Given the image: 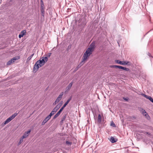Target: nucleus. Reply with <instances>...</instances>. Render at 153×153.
<instances>
[{"label":"nucleus","instance_id":"f257e3e1","mask_svg":"<svg viewBox=\"0 0 153 153\" xmlns=\"http://www.w3.org/2000/svg\"><path fill=\"white\" fill-rule=\"evenodd\" d=\"M95 48V44L92 42L87 49L83 55L88 58L89 56L92 53Z\"/></svg>","mask_w":153,"mask_h":153},{"label":"nucleus","instance_id":"f03ea898","mask_svg":"<svg viewBox=\"0 0 153 153\" xmlns=\"http://www.w3.org/2000/svg\"><path fill=\"white\" fill-rule=\"evenodd\" d=\"M88 59V58L83 55L81 62L77 66L75 69L74 71H77L78 69L81 66L83 65L85 63V62Z\"/></svg>","mask_w":153,"mask_h":153},{"label":"nucleus","instance_id":"7ed1b4c3","mask_svg":"<svg viewBox=\"0 0 153 153\" xmlns=\"http://www.w3.org/2000/svg\"><path fill=\"white\" fill-rule=\"evenodd\" d=\"M18 114L17 113H15L12 115L10 116L9 117L7 118L5 121L2 123V124L3 126H4L6 124H7L13 119Z\"/></svg>","mask_w":153,"mask_h":153},{"label":"nucleus","instance_id":"20e7f679","mask_svg":"<svg viewBox=\"0 0 153 153\" xmlns=\"http://www.w3.org/2000/svg\"><path fill=\"white\" fill-rule=\"evenodd\" d=\"M41 59H40L39 60L37 61L39 64L40 67H42L44 65L45 62H47L48 60L47 57H43L41 60Z\"/></svg>","mask_w":153,"mask_h":153},{"label":"nucleus","instance_id":"39448f33","mask_svg":"<svg viewBox=\"0 0 153 153\" xmlns=\"http://www.w3.org/2000/svg\"><path fill=\"white\" fill-rule=\"evenodd\" d=\"M110 67L112 68H118L119 69H120L124 70H125L126 71H130V69L127 68H126V67H123L121 66L117 65H113L110 66Z\"/></svg>","mask_w":153,"mask_h":153},{"label":"nucleus","instance_id":"423d86ee","mask_svg":"<svg viewBox=\"0 0 153 153\" xmlns=\"http://www.w3.org/2000/svg\"><path fill=\"white\" fill-rule=\"evenodd\" d=\"M41 11L42 15L44 16L45 14V7L43 2L42 0H41Z\"/></svg>","mask_w":153,"mask_h":153},{"label":"nucleus","instance_id":"0eeeda50","mask_svg":"<svg viewBox=\"0 0 153 153\" xmlns=\"http://www.w3.org/2000/svg\"><path fill=\"white\" fill-rule=\"evenodd\" d=\"M140 111L143 115L147 119H150V117L147 112L145 110L141 108H140Z\"/></svg>","mask_w":153,"mask_h":153},{"label":"nucleus","instance_id":"6e6552de","mask_svg":"<svg viewBox=\"0 0 153 153\" xmlns=\"http://www.w3.org/2000/svg\"><path fill=\"white\" fill-rule=\"evenodd\" d=\"M40 67L39 66V64L38 63V62H36L34 66L33 70V72L36 73Z\"/></svg>","mask_w":153,"mask_h":153},{"label":"nucleus","instance_id":"1a4fd4ad","mask_svg":"<svg viewBox=\"0 0 153 153\" xmlns=\"http://www.w3.org/2000/svg\"><path fill=\"white\" fill-rule=\"evenodd\" d=\"M31 131V130H30L28 131L27 132H25V133H24V135L22 136V138L23 139L26 138L28 136Z\"/></svg>","mask_w":153,"mask_h":153},{"label":"nucleus","instance_id":"9d476101","mask_svg":"<svg viewBox=\"0 0 153 153\" xmlns=\"http://www.w3.org/2000/svg\"><path fill=\"white\" fill-rule=\"evenodd\" d=\"M16 57H14L12 59H11L7 63V65H10L12 63L14 62L16 60Z\"/></svg>","mask_w":153,"mask_h":153},{"label":"nucleus","instance_id":"9b49d317","mask_svg":"<svg viewBox=\"0 0 153 153\" xmlns=\"http://www.w3.org/2000/svg\"><path fill=\"white\" fill-rule=\"evenodd\" d=\"M141 95L147 99H149L151 102L153 103V99L151 97L148 96L143 94H142Z\"/></svg>","mask_w":153,"mask_h":153},{"label":"nucleus","instance_id":"f8f14e48","mask_svg":"<svg viewBox=\"0 0 153 153\" xmlns=\"http://www.w3.org/2000/svg\"><path fill=\"white\" fill-rule=\"evenodd\" d=\"M73 84V82H71L67 86V87L65 89V91L66 92L68 91L71 89V87H72Z\"/></svg>","mask_w":153,"mask_h":153},{"label":"nucleus","instance_id":"ddd939ff","mask_svg":"<svg viewBox=\"0 0 153 153\" xmlns=\"http://www.w3.org/2000/svg\"><path fill=\"white\" fill-rule=\"evenodd\" d=\"M63 94V92H62L60 94L59 96L57 98L56 100V102H59V101L61 100V99L62 98Z\"/></svg>","mask_w":153,"mask_h":153},{"label":"nucleus","instance_id":"4468645a","mask_svg":"<svg viewBox=\"0 0 153 153\" xmlns=\"http://www.w3.org/2000/svg\"><path fill=\"white\" fill-rule=\"evenodd\" d=\"M62 111V110H61V109H60V110L57 112V113L54 115V116L53 117V119H55L56 118L58 117L59 116L61 112Z\"/></svg>","mask_w":153,"mask_h":153},{"label":"nucleus","instance_id":"2eb2a0df","mask_svg":"<svg viewBox=\"0 0 153 153\" xmlns=\"http://www.w3.org/2000/svg\"><path fill=\"white\" fill-rule=\"evenodd\" d=\"M115 62L116 63H117L118 64H120V65H125V61H120L119 60H115Z\"/></svg>","mask_w":153,"mask_h":153},{"label":"nucleus","instance_id":"dca6fc26","mask_svg":"<svg viewBox=\"0 0 153 153\" xmlns=\"http://www.w3.org/2000/svg\"><path fill=\"white\" fill-rule=\"evenodd\" d=\"M109 140L112 143H115L117 141V140H116L113 137H111L110 139H109Z\"/></svg>","mask_w":153,"mask_h":153},{"label":"nucleus","instance_id":"f3484780","mask_svg":"<svg viewBox=\"0 0 153 153\" xmlns=\"http://www.w3.org/2000/svg\"><path fill=\"white\" fill-rule=\"evenodd\" d=\"M34 55V53H33L30 56H29L27 59V62H28L31 59Z\"/></svg>","mask_w":153,"mask_h":153},{"label":"nucleus","instance_id":"a211bd4d","mask_svg":"<svg viewBox=\"0 0 153 153\" xmlns=\"http://www.w3.org/2000/svg\"><path fill=\"white\" fill-rule=\"evenodd\" d=\"M66 117V115H65V116H64L63 117L62 119L60 121V123H63V121L65 120Z\"/></svg>","mask_w":153,"mask_h":153},{"label":"nucleus","instance_id":"6ab92c4d","mask_svg":"<svg viewBox=\"0 0 153 153\" xmlns=\"http://www.w3.org/2000/svg\"><path fill=\"white\" fill-rule=\"evenodd\" d=\"M98 121L99 123H100L101 121V116L100 114H99L98 117Z\"/></svg>","mask_w":153,"mask_h":153},{"label":"nucleus","instance_id":"aec40b11","mask_svg":"<svg viewBox=\"0 0 153 153\" xmlns=\"http://www.w3.org/2000/svg\"><path fill=\"white\" fill-rule=\"evenodd\" d=\"M66 144L68 146H71L72 144V142H69L68 141H66Z\"/></svg>","mask_w":153,"mask_h":153},{"label":"nucleus","instance_id":"412c9836","mask_svg":"<svg viewBox=\"0 0 153 153\" xmlns=\"http://www.w3.org/2000/svg\"><path fill=\"white\" fill-rule=\"evenodd\" d=\"M71 100V97H70L67 100V101L65 102L64 105H65V106H66V105Z\"/></svg>","mask_w":153,"mask_h":153},{"label":"nucleus","instance_id":"4be33fe9","mask_svg":"<svg viewBox=\"0 0 153 153\" xmlns=\"http://www.w3.org/2000/svg\"><path fill=\"white\" fill-rule=\"evenodd\" d=\"M62 101H61L60 103H59L56 106L59 108L62 105Z\"/></svg>","mask_w":153,"mask_h":153},{"label":"nucleus","instance_id":"5701e85b","mask_svg":"<svg viewBox=\"0 0 153 153\" xmlns=\"http://www.w3.org/2000/svg\"><path fill=\"white\" fill-rule=\"evenodd\" d=\"M125 65H131V63L129 62L126 61L125 62Z\"/></svg>","mask_w":153,"mask_h":153},{"label":"nucleus","instance_id":"b1692460","mask_svg":"<svg viewBox=\"0 0 153 153\" xmlns=\"http://www.w3.org/2000/svg\"><path fill=\"white\" fill-rule=\"evenodd\" d=\"M48 121V120L45 118L42 123V125H44Z\"/></svg>","mask_w":153,"mask_h":153},{"label":"nucleus","instance_id":"393cba45","mask_svg":"<svg viewBox=\"0 0 153 153\" xmlns=\"http://www.w3.org/2000/svg\"><path fill=\"white\" fill-rule=\"evenodd\" d=\"M48 121V120L45 118L42 123V125H44Z\"/></svg>","mask_w":153,"mask_h":153},{"label":"nucleus","instance_id":"a878e982","mask_svg":"<svg viewBox=\"0 0 153 153\" xmlns=\"http://www.w3.org/2000/svg\"><path fill=\"white\" fill-rule=\"evenodd\" d=\"M48 121V120L45 118L42 123V125H44Z\"/></svg>","mask_w":153,"mask_h":153},{"label":"nucleus","instance_id":"bb28decb","mask_svg":"<svg viewBox=\"0 0 153 153\" xmlns=\"http://www.w3.org/2000/svg\"><path fill=\"white\" fill-rule=\"evenodd\" d=\"M59 108L56 106L53 110L55 112H56L59 109Z\"/></svg>","mask_w":153,"mask_h":153},{"label":"nucleus","instance_id":"cd10ccee","mask_svg":"<svg viewBox=\"0 0 153 153\" xmlns=\"http://www.w3.org/2000/svg\"><path fill=\"white\" fill-rule=\"evenodd\" d=\"M26 32L25 30H23L21 31V33L22 35H23V36H24V35L25 34Z\"/></svg>","mask_w":153,"mask_h":153},{"label":"nucleus","instance_id":"c85d7f7f","mask_svg":"<svg viewBox=\"0 0 153 153\" xmlns=\"http://www.w3.org/2000/svg\"><path fill=\"white\" fill-rule=\"evenodd\" d=\"M23 138H22V137H21V138L20 140L19 141L18 143V145H20L21 143L23 142Z\"/></svg>","mask_w":153,"mask_h":153},{"label":"nucleus","instance_id":"c756f323","mask_svg":"<svg viewBox=\"0 0 153 153\" xmlns=\"http://www.w3.org/2000/svg\"><path fill=\"white\" fill-rule=\"evenodd\" d=\"M111 125L113 127H116V126H115V124L112 121L111 123Z\"/></svg>","mask_w":153,"mask_h":153},{"label":"nucleus","instance_id":"7c9ffc66","mask_svg":"<svg viewBox=\"0 0 153 153\" xmlns=\"http://www.w3.org/2000/svg\"><path fill=\"white\" fill-rule=\"evenodd\" d=\"M48 121L51 118V117L49 116H48L45 118Z\"/></svg>","mask_w":153,"mask_h":153},{"label":"nucleus","instance_id":"2f4dec72","mask_svg":"<svg viewBox=\"0 0 153 153\" xmlns=\"http://www.w3.org/2000/svg\"><path fill=\"white\" fill-rule=\"evenodd\" d=\"M66 107L65 105H64L62 107L60 108V109L62 111L63 110L64 108Z\"/></svg>","mask_w":153,"mask_h":153},{"label":"nucleus","instance_id":"473e14b6","mask_svg":"<svg viewBox=\"0 0 153 153\" xmlns=\"http://www.w3.org/2000/svg\"><path fill=\"white\" fill-rule=\"evenodd\" d=\"M51 53H50L48 54L47 55V57H49L51 55Z\"/></svg>","mask_w":153,"mask_h":153},{"label":"nucleus","instance_id":"72a5a7b5","mask_svg":"<svg viewBox=\"0 0 153 153\" xmlns=\"http://www.w3.org/2000/svg\"><path fill=\"white\" fill-rule=\"evenodd\" d=\"M23 35H22L21 33L20 34L19 36V38H21L22 37H23Z\"/></svg>","mask_w":153,"mask_h":153},{"label":"nucleus","instance_id":"f704fd0d","mask_svg":"<svg viewBox=\"0 0 153 153\" xmlns=\"http://www.w3.org/2000/svg\"><path fill=\"white\" fill-rule=\"evenodd\" d=\"M51 113L53 114V115L56 113V112L53 110L51 112Z\"/></svg>","mask_w":153,"mask_h":153},{"label":"nucleus","instance_id":"c9c22d12","mask_svg":"<svg viewBox=\"0 0 153 153\" xmlns=\"http://www.w3.org/2000/svg\"><path fill=\"white\" fill-rule=\"evenodd\" d=\"M53 115V114L51 112L48 116L51 118V116Z\"/></svg>","mask_w":153,"mask_h":153},{"label":"nucleus","instance_id":"e433bc0d","mask_svg":"<svg viewBox=\"0 0 153 153\" xmlns=\"http://www.w3.org/2000/svg\"><path fill=\"white\" fill-rule=\"evenodd\" d=\"M58 103V102L56 100L53 103V105H55Z\"/></svg>","mask_w":153,"mask_h":153},{"label":"nucleus","instance_id":"4c0bfd02","mask_svg":"<svg viewBox=\"0 0 153 153\" xmlns=\"http://www.w3.org/2000/svg\"><path fill=\"white\" fill-rule=\"evenodd\" d=\"M146 133L149 135H151V134L149 132H146Z\"/></svg>","mask_w":153,"mask_h":153},{"label":"nucleus","instance_id":"58836bf2","mask_svg":"<svg viewBox=\"0 0 153 153\" xmlns=\"http://www.w3.org/2000/svg\"><path fill=\"white\" fill-rule=\"evenodd\" d=\"M123 99L124 100H126V101H127V100H128V99H126V98H123Z\"/></svg>","mask_w":153,"mask_h":153},{"label":"nucleus","instance_id":"ea45409f","mask_svg":"<svg viewBox=\"0 0 153 153\" xmlns=\"http://www.w3.org/2000/svg\"><path fill=\"white\" fill-rule=\"evenodd\" d=\"M86 24V22H85V24Z\"/></svg>","mask_w":153,"mask_h":153}]
</instances>
